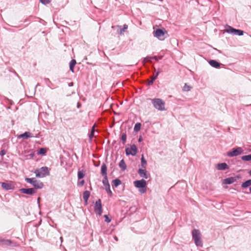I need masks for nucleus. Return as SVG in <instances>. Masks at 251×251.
I'll list each match as a JSON object with an SVG mask.
<instances>
[{
  "instance_id": "1",
  "label": "nucleus",
  "mask_w": 251,
  "mask_h": 251,
  "mask_svg": "<svg viewBox=\"0 0 251 251\" xmlns=\"http://www.w3.org/2000/svg\"><path fill=\"white\" fill-rule=\"evenodd\" d=\"M193 238L195 244L199 247L202 246V242L201 239V234L198 229H194L192 232Z\"/></svg>"
},
{
  "instance_id": "2",
  "label": "nucleus",
  "mask_w": 251,
  "mask_h": 251,
  "mask_svg": "<svg viewBox=\"0 0 251 251\" xmlns=\"http://www.w3.org/2000/svg\"><path fill=\"white\" fill-rule=\"evenodd\" d=\"M152 103L154 107L160 111L165 110V102L160 99H154L152 100Z\"/></svg>"
},
{
  "instance_id": "3",
  "label": "nucleus",
  "mask_w": 251,
  "mask_h": 251,
  "mask_svg": "<svg viewBox=\"0 0 251 251\" xmlns=\"http://www.w3.org/2000/svg\"><path fill=\"white\" fill-rule=\"evenodd\" d=\"M134 184L136 187L138 188H141L139 190L140 192L144 193L146 192L147 182L144 179L136 180L134 181Z\"/></svg>"
},
{
  "instance_id": "4",
  "label": "nucleus",
  "mask_w": 251,
  "mask_h": 251,
  "mask_svg": "<svg viewBox=\"0 0 251 251\" xmlns=\"http://www.w3.org/2000/svg\"><path fill=\"white\" fill-rule=\"evenodd\" d=\"M25 181L31 184L35 188L41 189L43 186V183L38 181L34 178H25Z\"/></svg>"
},
{
  "instance_id": "5",
  "label": "nucleus",
  "mask_w": 251,
  "mask_h": 251,
  "mask_svg": "<svg viewBox=\"0 0 251 251\" xmlns=\"http://www.w3.org/2000/svg\"><path fill=\"white\" fill-rule=\"evenodd\" d=\"M35 173L36 176L38 177H43L49 175L48 168L46 167H43L39 170H36Z\"/></svg>"
},
{
  "instance_id": "6",
  "label": "nucleus",
  "mask_w": 251,
  "mask_h": 251,
  "mask_svg": "<svg viewBox=\"0 0 251 251\" xmlns=\"http://www.w3.org/2000/svg\"><path fill=\"white\" fill-rule=\"evenodd\" d=\"M126 155H132L133 156L135 155L137 152V148L136 145H131L129 147L126 148Z\"/></svg>"
},
{
  "instance_id": "7",
  "label": "nucleus",
  "mask_w": 251,
  "mask_h": 251,
  "mask_svg": "<svg viewBox=\"0 0 251 251\" xmlns=\"http://www.w3.org/2000/svg\"><path fill=\"white\" fill-rule=\"evenodd\" d=\"M95 212L97 214L99 215V216H100L102 214V205L101 200L100 199L97 200L95 203Z\"/></svg>"
},
{
  "instance_id": "8",
  "label": "nucleus",
  "mask_w": 251,
  "mask_h": 251,
  "mask_svg": "<svg viewBox=\"0 0 251 251\" xmlns=\"http://www.w3.org/2000/svg\"><path fill=\"white\" fill-rule=\"evenodd\" d=\"M166 31H164L162 29H157L153 32L154 36L160 40H163L165 38L164 35Z\"/></svg>"
},
{
  "instance_id": "9",
  "label": "nucleus",
  "mask_w": 251,
  "mask_h": 251,
  "mask_svg": "<svg viewBox=\"0 0 251 251\" xmlns=\"http://www.w3.org/2000/svg\"><path fill=\"white\" fill-rule=\"evenodd\" d=\"M242 152V149L240 147H238L236 149H233L231 151L228 152L227 154L228 156L232 157L241 154Z\"/></svg>"
},
{
  "instance_id": "10",
  "label": "nucleus",
  "mask_w": 251,
  "mask_h": 251,
  "mask_svg": "<svg viewBox=\"0 0 251 251\" xmlns=\"http://www.w3.org/2000/svg\"><path fill=\"white\" fill-rule=\"evenodd\" d=\"M227 32L238 35H243L244 33V31L243 30L236 29L231 26H229V28L227 29Z\"/></svg>"
},
{
  "instance_id": "11",
  "label": "nucleus",
  "mask_w": 251,
  "mask_h": 251,
  "mask_svg": "<svg viewBox=\"0 0 251 251\" xmlns=\"http://www.w3.org/2000/svg\"><path fill=\"white\" fill-rule=\"evenodd\" d=\"M20 191L22 193L28 195H32L36 193L35 190L33 188H22L20 190Z\"/></svg>"
},
{
  "instance_id": "12",
  "label": "nucleus",
  "mask_w": 251,
  "mask_h": 251,
  "mask_svg": "<svg viewBox=\"0 0 251 251\" xmlns=\"http://www.w3.org/2000/svg\"><path fill=\"white\" fill-rule=\"evenodd\" d=\"M138 172L141 177L146 179H147L150 176V174L147 173L145 169H139Z\"/></svg>"
},
{
  "instance_id": "13",
  "label": "nucleus",
  "mask_w": 251,
  "mask_h": 251,
  "mask_svg": "<svg viewBox=\"0 0 251 251\" xmlns=\"http://www.w3.org/2000/svg\"><path fill=\"white\" fill-rule=\"evenodd\" d=\"M1 187L3 189L6 190L14 188V186L11 183L2 182L1 183Z\"/></svg>"
},
{
  "instance_id": "14",
  "label": "nucleus",
  "mask_w": 251,
  "mask_h": 251,
  "mask_svg": "<svg viewBox=\"0 0 251 251\" xmlns=\"http://www.w3.org/2000/svg\"><path fill=\"white\" fill-rule=\"evenodd\" d=\"M216 168L219 170H225L228 169V167L226 163H222L218 164Z\"/></svg>"
},
{
  "instance_id": "15",
  "label": "nucleus",
  "mask_w": 251,
  "mask_h": 251,
  "mask_svg": "<svg viewBox=\"0 0 251 251\" xmlns=\"http://www.w3.org/2000/svg\"><path fill=\"white\" fill-rule=\"evenodd\" d=\"M12 243L10 240H5L4 239H0V245L2 246H10Z\"/></svg>"
},
{
  "instance_id": "16",
  "label": "nucleus",
  "mask_w": 251,
  "mask_h": 251,
  "mask_svg": "<svg viewBox=\"0 0 251 251\" xmlns=\"http://www.w3.org/2000/svg\"><path fill=\"white\" fill-rule=\"evenodd\" d=\"M33 136L32 134L30 132H25L24 134H22L19 135L18 136V138L27 139L28 138H30V137H33Z\"/></svg>"
},
{
  "instance_id": "17",
  "label": "nucleus",
  "mask_w": 251,
  "mask_h": 251,
  "mask_svg": "<svg viewBox=\"0 0 251 251\" xmlns=\"http://www.w3.org/2000/svg\"><path fill=\"white\" fill-rule=\"evenodd\" d=\"M236 180V178L234 177H230L226 178L224 180L225 184H230L234 182Z\"/></svg>"
},
{
  "instance_id": "18",
  "label": "nucleus",
  "mask_w": 251,
  "mask_h": 251,
  "mask_svg": "<svg viewBox=\"0 0 251 251\" xmlns=\"http://www.w3.org/2000/svg\"><path fill=\"white\" fill-rule=\"evenodd\" d=\"M209 63L210 65L216 68H218L220 67V63L218 62L217 61L214 60H211L209 61Z\"/></svg>"
},
{
  "instance_id": "19",
  "label": "nucleus",
  "mask_w": 251,
  "mask_h": 251,
  "mask_svg": "<svg viewBox=\"0 0 251 251\" xmlns=\"http://www.w3.org/2000/svg\"><path fill=\"white\" fill-rule=\"evenodd\" d=\"M90 193L88 191H85L83 193V198L85 203H87L88 200L90 197Z\"/></svg>"
},
{
  "instance_id": "20",
  "label": "nucleus",
  "mask_w": 251,
  "mask_h": 251,
  "mask_svg": "<svg viewBox=\"0 0 251 251\" xmlns=\"http://www.w3.org/2000/svg\"><path fill=\"white\" fill-rule=\"evenodd\" d=\"M101 174L102 176H107V166L105 164H103L101 167Z\"/></svg>"
},
{
  "instance_id": "21",
  "label": "nucleus",
  "mask_w": 251,
  "mask_h": 251,
  "mask_svg": "<svg viewBox=\"0 0 251 251\" xmlns=\"http://www.w3.org/2000/svg\"><path fill=\"white\" fill-rule=\"evenodd\" d=\"M119 167L121 169L122 171H125L126 168V165L125 163V162L124 159H122L120 163H119Z\"/></svg>"
},
{
  "instance_id": "22",
  "label": "nucleus",
  "mask_w": 251,
  "mask_h": 251,
  "mask_svg": "<svg viewBox=\"0 0 251 251\" xmlns=\"http://www.w3.org/2000/svg\"><path fill=\"white\" fill-rule=\"evenodd\" d=\"M75 64L76 61L75 59H72L70 63V69L73 73L74 72V68Z\"/></svg>"
},
{
  "instance_id": "23",
  "label": "nucleus",
  "mask_w": 251,
  "mask_h": 251,
  "mask_svg": "<svg viewBox=\"0 0 251 251\" xmlns=\"http://www.w3.org/2000/svg\"><path fill=\"white\" fill-rule=\"evenodd\" d=\"M250 186H251V179L248 180L242 184V187L244 188Z\"/></svg>"
},
{
  "instance_id": "24",
  "label": "nucleus",
  "mask_w": 251,
  "mask_h": 251,
  "mask_svg": "<svg viewBox=\"0 0 251 251\" xmlns=\"http://www.w3.org/2000/svg\"><path fill=\"white\" fill-rule=\"evenodd\" d=\"M241 159L243 161H249L251 160V154L247 155L242 156Z\"/></svg>"
},
{
  "instance_id": "25",
  "label": "nucleus",
  "mask_w": 251,
  "mask_h": 251,
  "mask_svg": "<svg viewBox=\"0 0 251 251\" xmlns=\"http://www.w3.org/2000/svg\"><path fill=\"white\" fill-rule=\"evenodd\" d=\"M159 72H157L154 76L151 77V80L149 82V85H151L153 81L156 79L157 76L158 75Z\"/></svg>"
},
{
  "instance_id": "26",
  "label": "nucleus",
  "mask_w": 251,
  "mask_h": 251,
  "mask_svg": "<svg viewBox=\"0 0 251 251\" xmlns=\"http://www.w3.org/2000/svg\"><path fill=\"white\" fill-rule=\"evenodd\" d=\"M112 182L113 183V185L115 187H117V186H119L120 184H121V181L119 179H116L113 180L112 181Z\"/></svg>"
},
{
  "instance_id": "27",
  "label": "nucleus",
  "mask_w": 251,
  "mask_h": 251,
  "mask_svg": "<svg viewBox=\"0 0 251 251\" xmlns=\"http://www.w3.org/2000/svg\"><path fill=\"white\" fill-rule=\"evenodd\" d=\"M141 126V124L139 123H136L134 126V131L137 132L140 130Z\"/></svg>"
},
{
  "instance_id": "28",
  "label": "nucleus",
  "mask_w": 251,
  "mask_h": 251,
  "mask_svg": "<svg viewBox=\"0 0 251 251\" xmlns=\"http://www.w3.org/2000/svg\"><path fill=\"white\" fill-rule=\"evenodd\" d=\"M147 164V161H146L145 159L144 158V157L143 155L142 156L141 158V165L144 168H145Z\"/></svg>"
},
{
  "instance_id": "29",
  "label": "nucleus",
  "mask_w": 251,
  "mask_h": 251,
  "mask_svg": "<svg viewBox=\"0 0 251 251\" xmlns=\"http://www.w3.org/2000/svg\"><path fill=\"white\" fill-rule=\"evenodd\" d=\"M104 179L102 181L103 184L105 186H108V185H109V184L108 183L107 176H104Z\"/></svg>"
},
{
  "instance_id": "30",
  "label": "nucleus",
  "mask_w": 251,
  "mask_h": 251,
  "mask_svg": "<svg viewBox=\"0 0 251 251\" xmlns=\"http://www.w3.org/2000/svg\"><path fill=\"white\" fill-rule=\"evenodd\" d=\"M105 187V190L107 192V193L110 195V196H112V192L110 190V185H108V186H106Z\"/></svg>"
},
{
  "instance_id": "31",
  "label": "nucleus",
  "mask_w": 251,
  "mask_h": 251,
  "mask_svg": "<svg viewBox=\"0 0 251 251\" xmlns=\"http://www.w3.org/2000/svg\"><path fill=\"white\" fill-rule=\"evenodd\" d=\"M77 176L78 179H81L84 176V174L82 171H78Z\"/></svg>"
},
{
  "instance_id": "32",
  "label": "nucleus",
  "mask_w": 251,
  "mask_h": 251,
  "mask_svg": "<svg viewBox=\"0 0 251 251\" xmlns=\"http://www.w3.org/2000/svg\"><path fill=\"white\" fill-rule=\"evenodd\" d=\"M191 88H192L191 87L187 85L186 84H185V85L183 88V91H189L191 90Z\"/></svg>"
},
{
  "instance_id": "33",
  "label": "nucleus",
  "mask_w": 251,
  "mask_h": 251,
  "mask_svg": "<svg viewBox=\"0 0 251 251\" xmlns=\"http://www.w3.org/2000/svg\"><path fill=\"white\" fill-rule=\"evenodd\" d=\"M121 139L123 141V144H125L126 142V133H123L122 135Z\"/></svg>"
},
{
  "instance_id": "34",
  "label": "nucleus",
  "mask_w": 251,
  "mask_h": 251,
  "mask_svg": "<svg viewBox=\"0 0 251 251\" xmlns=\"http://www.w3.org/2000/svg\"><path fill=\"white\" fill-rule=\"evenodd\" d=\"M128 26L127 25H124V28L122 29H121L120 34H122L125 31V30L127 28Z\"/></svg>"
},
{
  "instance_id": "35",
  "label": "nucleus",
  "mask_w": 251,
  "mask_h": 251,
  "mask_svg": "<svg viewBox=\"0 0 251 251\" xmlns=\"http://www.w3.org/2000/svg\"><path fill=\"white\" fill-rule=\"evenodd\" d=\"M94 132H95V127L94 126L93 127L91 133L89 135V138L92 139L94 136Z\"/></svg>"
},
{
  "instance_id": "36",
  "label": "nucleus",
  "mask_w": 251,
  "mask_h": 251,
  "mask_svg": "<svg viewBox=\"0 0 251 251\" xmlns=\"http://www.w3.org/2000/svg\"><path fill=\"white\" fill-rule=\"evenodd\" d=\"M46 152V150L44 148H41L39 151V153L40 154H45Z\"/></svg>"
},
{
  "instance_id": "37",
  "label": "nucleus",
  "mask_w": 251,
  "mask_h": 251,
  "mask_svg": "<svg viewBox=\"0 0 251 251\" xmlns=\"http://www.w3.org/2000/svg\"><path fill=\"white\" fill-rule=\"evenodd\" d=\"M104 218H105V222L107 223H110L111 222V219L108 217V216L107 215H104Z\"/></svg>"
},
{
  "instance_id": "38",
  "label": "nucleus",
  "mask_w": 251,
  "mask_h": 251,
  "mask_svg": "<svg viewBox=\"0 0 251 251\" xmlns=\"http://www.w3.org/2000/svg\"><path fill=\"white\" fill-rule=\"evenodd\" d=\"M40 2L44 4H48L50 2V0H40Z\"/></svg>"
},
{
  "instance_id": "39",
  "label": "nucleus",
  "mask_w": 251,
  "mask_h": 251,
  "mask_svg": "<svg viewBox=\"0 0 251 251\" xmlns=\"http://www.w3.org/2000/svg\"><path fill=\"white\" fill-rule=\"evenodd\" d=\"M151 58L150 57H146L145 59H144V61H147V62H149L150 61V59H151Z\"/></svg>"
},
{
  "instance_id": "40",
  "label": "nucleus",
  "mask_w": 251,
  "mask_h": 251,
  "mask_svg": "<svg viewBox=\"0 0 251 251\" xmlns=\"http://www.w3.org/2000/svg\"><path fill=\"white\" fill-rule=\"evenodd\" d=\"M84 180H82V181H81L80 182V184L81 186H82V185H83L84 184Z\"/></svg>"
},
{
  "instance_id": "41",
  "label": "nucleus",
  "mask_w": 251,
  "mask_h": 251,
  "mask_svg": "<svg viewBox=\"0 0 251 251\" xmlns=\"http://www.w3.org/2000/svg\"><path fill=\"white\" fill-rule=\"evenodd\" d=\"M152 58H154V59H155V60H157L158 59H160V58H161V57H159V58H158V57H156V56H154L153 57H152Z\"/></svg>"
},
{
  "instance_id": "42",
  "label": "nucleus",
  "mask_w": 251,
  "mask_h": 251,
  "mask_svg": "<svg viewBox=\"0 0 251 251\" xmlns=\"http://www.w3.org/2000/svg\"><path fill=\"white\" fill-rule=\"evenodd\" d=\"M142 141V138L141 137H140L139 139H138V141L139 142H141Z\"/></svg>"
},
{
  "instance_id": "43",
  "label": "nucleus",
  "mask_w": 251,
  "mask_h": 251,
  "mask_svg": "<svg viewBox=\"0 0 251 251\" xmlns=\"http://www.w3.org/2000/svg\"><path fill=\"white\" fill-rule=\"evenodd\" d=\"M249 174L251 176V170L250 171Z\"/></svg>"
},
{
  "instance_id": "44",
  "label": "nucleus",
  "mask_w": 251,
  "mask_h": 251,
  "mask_svg": "<svg viewBox=\"0 0 251 251\" xmlns=\"http://www.w3.org/2000/svg\"><path fill=\"white\" fill-rule=\"evenodd\" d=\"M250 192L251 193V187H250Z\"/></svg>"
},
{
  "instance_id": "45",
  "label": "nucleus",
  "mask_w": 251,
  "mask_h": 251,
  "mask_svg": "<svg viewBox=\"0 0 251 251\" xmlns=\"http://www.w3.org/2000/svg\"><path fill=\"white\" fill-rule=\"evenodd\" d=\"M73 85V83H71V84H70V86H72Z\"/></svg>"
},
{
  "instance_id": "46",
  "label": "nucleus",
  "mask_w": 251,
  "mask_h": 251,
  "mask_svg": "<svg viewBox=\"0 0 251 251\" xmlns=\"http://www.w3.org/2000/svg\"><path fill=\"white\" fill-rule=\"evenodd\" d=\"M73 85V83H71V84H70V86H72Z\"/></svg>"
},
{
  "instance_id": "47",
  "label": "nucleus",
  "mask_w": 251,
  "mask_h": 251,
  "mask_svg": "<svg viewBox=\"0 0 251 251\" xmlns=\"http://www.w3.org/2000/svg\"><path fill=\"white\" fill-rule=\"evenodd\" d=\"M1 152H2V154H3L4 153H3V151H2Z\"/></svg>"
}]
</instances>
